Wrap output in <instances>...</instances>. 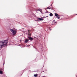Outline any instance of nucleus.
Here are the masks:
<instances>
[{"label":"nucleus","instance_id":"12","mask_svg":"<svg viewBox=\"0 0 77 77\" xmlns=\"http://www.w3.org/2000/svg\"><path fill=\"white\" fill-rule=\"evenodd\" d=\"M47 17H48V16H47L46 17H43V18H47Z\"/></svg>","mask_w":77,"mask_h":77},{"label":"nucleus","instance_id":"13","mask_svg":"<svg viewBox=\"0 0 77 77\" xmlns=\"http://www.w3.org/2000/svg\"><path fill=\"white\" fill-rule=\"evenodd\" d=\"M47 9H50V8H49V7H48V8H47Z\"/></svg>","mask_w":77,"mask_h":77},{"label":"nucleus","instance_id":"3","mask_svg":"<svg viewBox=\"0 0 77 77\" xmlns=\"http://www.w3.org/2000/svg\"><path fill=\"white\" fill-rule=\"evenodd\" d=\"M55 16L56 17H57V18H58V19H59L60 18V17H59V15H58L57 14L55 13Z\"/></svg>","mask_w":77,"mask_h":77},{"label":"nucleus","instance_id":"6","mask_svg":"<svg viewBox=\"0 0 77 77\" xmlns=\"http://www.w3.org/2000/svg\"><path fill=\"white\" fill-rule=\"evenodd\" d=\"M28 41H29V39H26L25 40V43H27V42H28Z\"/></svg>","mask_w":77,"mask_h":77},{"label":"nucleus","instance_id":"1","mask_svg":"<svg viewBox=\"0 0 77 77\" xmlns=\"http://www.w3.org/2000/svg\"><path fill=\"white\" fill-rule=\"evenodd\" d=\"M8 41L7 40H5L1 41L0 42V48H2L3 47L6 45L8 44Z\"/></svg>","mask_w":77,"mask_h":77},{"label":"nucleus","instance_id":"9","mask_svg":"<svg viewBox=\"0 0 77 77\" xmlns=\"http://www.w3.org/2000/svg\"><path fill=\"white\" fill-rule=\"evenodd\" d=\"M52 23H54V24H55V23H56V22H55V20H54L53 21V22Z\"/></svg>","mask_w":77,"mask_h":77},{"label":"nucleus","instance_id":"11","mask_svg":"<svg viewBox=\"0 0 77 77\" xmlns=\"http://www.w3.org/2000/svg\"><path fill=\"white\" fill-rule=\"evenodd\" d=\"M28 35H29V36H30L31 35V34H30V33L29 32V33Z\"/></svg>","mask_w":77,"mask_h":77},{"label":"nucleus","instance_id":"10","mask_svg":"<svg viewBox=\"0 0 77 77\" xmlns=\"http://www.w3.org/2000/svg\"><path fill=\"white\" fill-rule=\"evenodd\" d=\"M50 16H51V17H52V16H53V14H52V13H50Z\"/></svg>","mask_w":77,"mask_h":77},{"label":"nucleus","instance_id":"5","mask_svg":"<svg viewBox=\"0 0 77 77\" xmlns=\"http://www.w3.org/2000/svg\"><path fill=\"white\" fill-rule=\"evenodd\" d=\"M29 39V40H30V41H32V40H33V38L31 37H28Z\"/></svg>","mask_w":77,"mask_h":77},{"label":"nucleus","instance_id":"4","mask_svg":"<svg viewBox=\"0 0 77 77\" xmlns=\"http://www.w3.org/2000/svg\"><path fill=\"white\" fill-rule=\"evenodd\" d=\"M38 19L39 21H43L44 20V19L42 18H38Z\"/></svg>","mask_w":77,"mask_h":77},{"label":"nucleus","instance_id":"7","mask_svg":"<svg viewBox=\"0 0 77 77\" xmlns=\"http://www.w3.org/2000/svg\"><path fill=\"white\" fill-rule=\"evenodd\" d=\"M0 74H3V71L1 70H0Z\"/></svg>","mask_w":77,"mask_h":77},{"label":"nucleus","instance_id":"8","mask_svg":"<svg viewBox=\"0 0 77 77\" xmlns=\"http://www.w3.org/2000/svg\"><path fill=\"white\" fill-rule=\"evenodd\" d=\"M34 77H37L38 76V74H35L34 75Z\"/></svg>","mask_w":77,"mask_h":77},{"label":"nucleus","instance_id":"2","mask_svg":"<svg viewBox=\"0 0 77 77\" xmlns=\"http://www.w3.org/2000/svg\"><path fill=\"white\" fill-rule=\"evenodd\" d=\"M10 31L12 33L13 35H15L16 34V33H17V31H15V29H11Z\"/></svg>","mask_w":77,"mask_h":77}]
</instances>
